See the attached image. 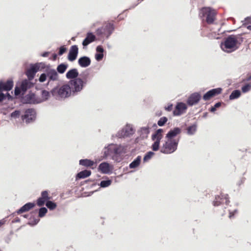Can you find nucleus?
I'll use <instances>...</instances> for the list:
<instances>
[{
  "label": "nucleus",
  "instance_id": "obj_5",
  "mask_svg": "<svg viewBox=\"0 0 251 251\" xmlns=\"http://www.w3.org/2000/svg\"><path fill=\"white\" fill-rule=\"evenodd\" d=\"M86 82V78L83 80L80 78H77L70 80L68 83L71 86L73 93H75L81 91Z\"/></svg>",
  "mask_w": 251,
  "mask_h": 251
},
{
  "label": "nucleus",
  "instance_id": "obj_33",
  "mask_svg": "<svg viewBox=\"0 0 251 251\" xmlns=\"http://www.w3.org/2000/svg\"><path fill=\"white\" fill-rule=\"evenodd\" d=\"M46 205L47 207L50 210H53L55 209L57 206V205L55 202H52L50 200H49V201H47Z\"/></svg>",
  "mask_w": 251,
  "mask_h": 251
},
{
  "label": "nucleus",
  "instance_id": "obj_36",
  "mask_svg": "<svg viewBox=\"0 0 251 251\" xmlns=\"http://www.w3.org/2000/svg\"><path fill=\"white\" fill-rule=\"evenodd\" d=\"M111 183L112 181L110 180H102L100 182V186L101 187H106L109 186Z\"/></svg>",
  "mask_w": 251,
  "mask_h": 251
},
{
  "label": "nucleus",
  "instance_id": "obj_19",
  "mask_svg": "<svg viewBox=\"0 0 251 251\" xmlns=\"http://www.w3.org/2000/svg\"><path fill=\"white\" fill-rule=\"evenodd\" d=\"M96 39V36L91 32H88L86 34V37L82 42V45L84 47L88 46L89 44L95 41Z\"/></svg>",
  "mask_w": 251,
  "mask_h": 251
},
{
  "label": "nucleus",
  "instance_id": "obj_28",
  "mask_svg": "<svg viewBox=\"0 0 251 251\" xmlns=\"http://www.w3.org/2000/svg\"><path fill=\"white\" fill-rule=\"evenodd\" d=\"M68 67V65L67 64L61 63L59 64L57 67V71L60 74H63Z\"/></svg>",
  "mask_w": 251,
  "mask_h": 251
},
{
  "label": "nucleus",
  "instance_id": "obj_29",
  "mask_svg": "<svg viewBox=\"0 0 251 251\" xmlns=\"http://www.w3.org/2000/svg\"><path fill=\"white\" fill-rule=\"evenodd\" d=\"M141 159V156H137V158L129 164V168L132 169L137 167L140 164Z\"/></svg>",
  "mask_w": 251,
  "mask_h": 251
},
{
  "label": "nucleus",
  "instance_id": "obj_24",
  "mask_svg": "<svg viewBox=\"0 0 251 251\" xmlns=\"http://www.w3.org/2000/svg\"><path fill=\"white\" fill-rule=\"evenodd\" d=\"M79 73L76 69L70 70L66 74V77L69 79H74L77 78Z\"/></svg>",
  "mask_w": 251,
  "mask_h": 251
},
{
  "label": "nucleus",
  "instance_id": "obj_47",
  "mask_svg": "<svg viewBox=\"0 0 251 251\" xmlns=\"http://www.w3.org/2000/svg\"><path fill=\"white\" fill-rule=\"evenodd\" d=\"M21 91L22 90H21V87L20 88L16 87L15 89V95H16V96L19 95L20 94Z\"/></svg>",
  "mask_w": 251,
  "mask_h": 251
},
{
  "label": "nucleus",
  "instance_id": "obj_37",
  "mask_svg": "<svg viewBox=\"0 0 251 251\" xmlns=\"http://www.w3.org/2000/svg\"><path fill=\"white\" fill-rule=\"evenodd\" d=\"M168 119L166 117H161L157 122L159 126H163L167 122Z\"/></svg>",
  "mask_w": 251,
  "mask_h": 251
},
{
  "label": "nucleus",
  "instance_id": "obj_50",
  "mask_svg": "<svg viewBox=\"0 0 251 251\" xmlns=\"http://www.w3.org/2000/svg\"><path fill=\"white\" fill-rule=\"evenodd\" d=\"M6 98V96L2 93H0V102L2 101L3 100H4Z\"/></svg>",
  "mask_w": 251,
  "mask_h": 251
},
{
  "label": "nucleus",
  "instance_id": "obj_53",
  "mask_svg": "<svg viewBox=\"0 0 251 251\" xmlns=\"http://www.w3.org/2000/svg\"><path fill=\"white\" fill-rule=\"evenodd\" d=\"M52 57H53V60H55L57 58V55L56 54L54 53L52 55Z\"/></svg>",
  "mask_w": 251,
  "mask_h": 251
},
{
  "label": "nucleus",
  "instance_id": "obj_1",
  "mask_svg": "<svg viewBox=\"0 0 251 251\" xmlns=\"http://www.w3.org/2000/svg\"><path fill=\"white\" fill-rule=\"evenodd\" d=\"M72 93V88L69 83L63 84L60 87H56L50 91L53 96L64 99L70 97Z\"/></svg>",
  "mask_w": 251,
  "mask_h": 251
},
{
  "label": "nucleus",
  "instance_id": "obj_13",
  "mask_svg": "<svg viewBox=\"0 0 251 251\" xmlns=\"http://www.w3.org/2000/svg\"><path fill=\"white\" fill-rule=\"evenodd\" d=\"M201 96L198 93H194L192 94L188 98L187 100V103L189 106L197 104L201 100Z\"/></svg>",
  "mask_w": 251,
  "mask_h": 251
},
{
  "label": "nucleus",
  "instance_id": "obj_44",
  "mask_svg": "<svg viewBox=\"0 0 251 251\" xmlns=\"http://www.w3.org/2000/svg\"><path fill=\"white\" fill-rule=\"evenodd\" d=\"M141 131L142 134H146V135H147L150 132L149 127H142L141 129Z\"/></svg>",
  "mask_w": 251,
  "mask_h": 251
},
{
  "label": "nucleus",
  "instance_id": "obj_46",
  "mask_svg": "<svg viewBox=\"0 0 251 251\" xmlns=\"http://www.w3.org/2000/svg\"><path fill=\"white\" fill-rule=\"evenodd\" d=\"M103 57V53H96L95 54V58L97 61H100Z\"/></svg>",
  "mask_w": 251,
  "mask_h": 251
},
{
  "label": "nucleus",
  "instance_id": "obj_25",
  "mask_svg": "<svg viewBox=\"0 0 251 251\" xmlns=\"http://www.w3.org/2000/svg\"><path fill=\"white\" fill-rule=\"evenodd\" d=\"M78 63L81 67H87L90 65L91 60L87 56H83L78 59Z\"/></svg>",
  "mask_w": 251,
  "mask_h": 251
},
{
  "label": "nucleus",
  "instance_id": "obj_15",
  "mask_svg": "<svg viewBox=\"0 0 251 251\" xmlns=\"http://www.w3.org/2000/svg\"><path fill=\"white\" fill-rule=\"evenodd\" d=\"M78 53V48L77 45H73L71 47L68 55V59L70 61H74L77 57Z\"/></svg>",
  "mask_w": 251,
  "mask_h": 251
},
{
  "label": "nucleus",
  "instance_id": "obj_16",
  "mask_svg": "<svg viewBox=\"0 0 251 251\" xmlns=\"http://www.w3.org/2000/svg\"><path fill=\"white\" fill-rule=\"evenodd\" d=\"M13 86V82L11 80H8L6 82H0V92L8 91L12 89Z\"/></svg>",
  "mask_w": 251,
  "mask_h": 251
},
{
  "label": "nucleus",
  "instance_id": "obj_51",
  "mask_svg": "<svg viewBox=\"0 0 251 251\" xmlns=\"http://www.w3.org/2000/svg\"><path fill=\"white\" fill-rule=\"evenodd\" d=\"M49 54V52H45L42 54V56L43 57H47L48 56Z\"/></svg>",
  "mask_w": 251,
  "mask_h": 251
},
{
  "label": "nucleus",
  "instance_id": "obj_31",
  "mask_svg": "<svg viewBox=\"0 0 251 251\" xmlns=\"http://www.w3.org/2000/svg\"><path fill=\"white\" fill-rule=\"evenodd\" d=\"M241 95V92L239 90H234L229 96L230 100H233L239 98Z\"/></svg>",
  "mask_w": 251,
  "mask_h": 251
},
{
  "label": "nucleus",
  "instance_id": "obj_54",
  "mask_svg": "<svg viewBox=\"0 0 251 251\" xmlns=\"http://www.w3.org/2000/svg\"><path fill=\"white\" fill-rule=\"evenodd\" d=\"M247 28L250 30H251V25L246 26Z\"/></svg>",
  "mask_w": 251,
  "mask_h": 251
},
{
  "label": "nucleus",
  "instance_id": "obj_10",
  "mask_svg": "<svg viewBox=\"0 0 251 251\" xmlns=\"http://www.w3.org/2000/svg\"><path fill=\"white\" fill-rule=\"evenodd\" d=\"M222 89L221 88L213 89L207 92L203 96L204 100H208L220 94Z\"/></svg>",
  "mask_w": 251,
  "mask_h": 251
},
{
  "label": "nucleus",
  "instance_id": "obj_7",
  "mask_svg": "<svg viewBox=\"0 0 251 251\" xmlns=\"http://www.w3.org/2000/svg\"><path fill=\"white\" fill-rule=\"evenodd\" d=\"M113 30L114 26L112 24L106 23L102 27L98 28L96 33L98 35H105L108 37Z\"/></svg>",
  "mask_w": 251,
  "mask_h": 251
},
{
  "label": "nucleus",
  "instance_id": "obj_2",
  "mask_svg": "<svg viewBox=\"0 0 251 251\" xmlns=\"http://www.w3.org/2000/svg\"><path fill=\"white\" fill-rule=\"evenodd\" d=\"M179 140H172L166 138V140L160 148V152L165 154H170L175 152L177 148Z\"/></svg>",
  "mask_w": 251,
  "mask_h": 251
},
{
  "label": "nucleus",
  "instance_id": "obj_49",
  "mask_svg": "<svg viewBox=\"0 0 251 251\" xmlns=\"http://www.w3.org/2000/svg\"><path fill=\"white\" fill-rule=\"evenodd\" d=\"M96 50L97 52H99L100 53H103V49L100 46H99L97 47Z\"/></svg>",
  "mask_w": 251,
  "mask_h": 251
},
{
  "label": "nucleus",
  "instance_id": "obj_38",
  "mask_svg": "<svg viewBox=\"0 0 251 251\" xmlns=\"http://www.w3.org/2000/svg\"><path fill=\"white\" fill-rule=\"evenodd\" d=\"M154 153L152 151H149L144 156V161H147L149 159H150L152 156L154 155Z\"/></svg>",
  "mask_w": 251,
  "mask_h": 251
},
{
  "label": "nucleus",
  "instance_id": "obj_55",
  "mask_svg": "<svg viewBox=\"0 0 251 251\" xmlns=\"http://www.w3.org/2000/svg\"><path fill=\"white\" fill-rule=\"evenodd\" d=\"M247 80L248 81H250L251 80V75L249 77H248V78H247Z\"/></svg>",
  "mask_w": 251,
  "mask_h": 251
},
{
  "label": "nucleus",
  "instance_id": "obj_27",
  "mask_svg": "<svg viewBox=\"0 0 251 251\" xmlns=\"http://www.w3.org/2000/svg\"><path fill=\"white\" fill-rule=\"evenodd\" d=\"M91 174V172L90 171L85 170L78 173L77 174L76 178V179L84 178L90 176Z\"/></svg>",
  "mask_w": 251,
  "mask_h": 251
},
{
  "label": "nucleus",
  "instance_id": "obj_34",
  "mask_svg": "<svg viewBox=\"0 0 251 251\" xmlns=\"http://www.w3.org/2000/svg\"><path fill=\"white\" fill-rule=\"evenodd\" d=\"M42 98L43 100H47L50 96V93L49 91L45 90L42 91Z\"/></svg>",
  "mask_w": 251,
  "mask_h": 251
},
{
  "label": "nucleus",
  "instance_id": "obj_8",
  "mask_svg": "<svg viewBox=\"0 0 251 251\" xmlns=\"http://www.w3.org/2000/svg\"><path fill=\"white\" fill-rule=\"evenodd\" d=\"M134 132L132 126L129 125H127L118 133V136L120 138L128 137L132 135Z\"/></svg>",
  "mask_w": 251,
  "mask_h": 251
},
{
  "label": "nucleus",
  "instance_id": "obj_11",
  "mask_svg": "<svg viewBox=\"0 0 251 251\" xmlns=\"http://www.w3.org/2000/svg\"><path fill=\"white\" fill-rule=\"evenodd\" d=\"M40 64H35L31 66L26 72V75L28 78L29 80H31L34 77L36 73L40 70Z\"/></svg>",
  "mask_w": 251,
  "mask_h": 251
},
{
  "label": "nucleus",
  "instance_id": "obj_21",
  "mask_svg": "<svg viewBox=\"0 0 251 251\" xmlns=\"http://www.w3.org/2000/svg\"><path fill=\"white\" fill-rule=\"evenodd\" d=\"M34 203L28 202L23 205L20 209H19L17 213L18 214H22L24 212H27L31 209L33 208L35 206Z\"/></svg>",
  "mask_w": 251,
  "mask_h": 251
},
{
  "label": "nucleus",
  "instance_id": "obj_40",
  "mask_svg": "<svg viewBox=\"0 0 251 251\" xmlns=\"http://www.w3.org/2000/svg\"><path fill=\"white\" fill-rule=\"evenodd\" d=\"M221 106V102H217L216 103L214 106L212 107L209 111L211 112H214L216 110V109L217 108H219V107H220Z\"/></svg>",
  "mask_w": 251,
  "mask_h": 251
},
{
  "label": "nucleus",
  "instance_id": "obj_39",
  "mask_svg": "<svg viewBox=\"0 0 251 251\" xmlns=\"http://www.w3.org/2000/svg\"><path fill=\"white\" fill-rule=\"evenodd\" d=\"M251 89V84H247L242 87V91L243 93H246Z\"/></svg>",
  "mask_w": 251,
  "mask_h": 251
},
{
  "label": "nucleus",
  "instance_id": "obj_9",
  "mask_svg": "<svg viewBox=\"0 0 251 251\" xmlns=\"http://www.w3.org/2000/svg\"><path fill=\"white\" fill-rule=\"evenodd\" d=\"M52 197L50 196L48 191H44L41 193V195L40 198L37 200V204L39 206H41L44 205L47 201L51 199Z\"/></svg>",
  "mask_w": 251,
  "mask_h": 251
},
{
  "label": "nucleus",
  "instance_id": "obj_43",
  "mask_svg": "<svg viewBox=\"0 0 251 251\" xmlns=\"http://www.w3.org/2000/svg\"><path fill=\"white\" fill-rule=\"evenodd\" d=\"M47 76H48V75H47V73L46 74L43 73V74H41L39 78V81L41 82H43L45 81L47 79Z\"/></svg>",
  "mask_w": 251,
  "mask_h": 251
},
{
  "label": "nucleus",
  "instance_id": "obj_26",
  "mask_svg": "<svg viewBox=\"0 0 251 251\" xmlns=\"http://www.w3.org/2000/svg\"><path fill=\"white\" fill-rule=\"evenodd\" d=\"M33 84L28 80H25L23 81L21 85V89L22 91L25 92L28 89L33 87Z\"/></svg>",
  "mask_w": 251,
  "mask_h": 251
},
{
  "label": "nucleus",
  "instance_id": "obj_4",
  "mask_svg": "<svg viewBox=\"0 0 251 251\" xmlns=\"http://www.w3.org/2000/svg\"><path fill=\"white\" fill-rule=\"evenodd\" d=\"M238 43V37L234 35H231L228 36L222 44V48L223 50H226L227 51L230 52L237 49Z\"/></svg>",
  "mask_w": 251,
  "mask_h": 251
},
{
  "label": "nucleus",
  "instance_id": "obj_22",
  "mask_svg": "<svg viewBox=\"0 0 251 251\" xmlns=\"http://www.w3.org/2000/svg\"><path fill=\"white\" fill-rule=\"evenodd\" d=\"M35 98L36 96L34 93H29L25 96L24 98V100L26 103H35L38 102Z\"/></svg>",
  "mask_w": 251,
  "mask_h": 251
},
{
  "label": "nucleus",
  "instance_id": "obj_6",
  "mask_svg": "<svg viewBox=\"0 0 251 251\" xmlns=\"http://www.w3.org/2000/svg\"><path fill=\"white\" fill-rule=\"evenodd\" d=\"M163 129H158L152 135L151 139L152 140L154 141V142L151 146V149L153 151H157L159 150L160 140L163 137Z\"/></svg>",
  "mask_w": 251,
  "mask_h": 251
},
{
  "label": "nucleus",
  "instance_id": "obj_23",
  "mask_svg": "<svg viewBox=\"0 0 251 251\" xmlns=\"http://www.w3.org/2000/svg\"><path fill=\"white\" fill-rule=\"evenodd\" d=\"M79 164L86 167H90L94 169L96 166V164L93 161L89 159H81L79 160Z\"/></svg>",
  "mask_w": 251,
  "mask_h": 251
},
{
  "label": "nucleus",
  "instance_id": "obj_3",
  "mask_svg": "<svg viewBox=\"0 0 251 251\" xmlns=\"http://www.w3.org/2000/svg\"><path fill=\"white\" fill-rule=\"evenodd\" d=\"M216 13L210 7H203L201 10L200 17L203 21L205 20L208 24H213L215 20Z\"/></svg>",
  "mask_w": 251,
  "mask_h": 251
},
{
  "label": "nucleus",
  "instance_id": "obj_12",
  "mask_svg": "<svg viewBox=\"0 0 251 251\" xmlns=\"http://www.w3.org/2000/svg\"><path fill=\"white\" fill-rule=\"evenodd\" d=\"M35 111L33 109H28L25 112V114L23 115V120H26V122L28 123L32 121L35 118Z\"/></svg>",
  "mask_w": 251,
  "mask_h": 251
},
{
  "label": "nucleus",
  "instance_id": "obj_45",
  "mask_svg": "<svg viewBox=\"0 0 251 251\" xmlns=\"http://www.w3.org/2000/svg\"><path fill=\"white\" fill-rule=\"evenodd\" d=\"M66 50H67V49H66V48L64 46H61L59 48V52H58V54L59 55H61L64 53H65L66 51Z\"/></svg>",
  "mask_w": 251,
  "mask_h": 251
},
{
  "label": "nucleus",
  "instance_id": "obj_35",
  "mask_svg": "<svg viewBox=\"0 0 251 251\" xmlns=\"http://www.w3.org/2000/svg\"><path fill=\"white\" fill-rule=\"evenodd\" d=\"M48 210L46 207H42L39 210V217H43L47 213Z\"/></svg>",
  "mask_w": 251,
  "mask_h": 251
},
{
  "label": "nucleus",
  "instance_id": "obj_48",
  "mask_svg": "<svg viewBox=\"0 0 251 251\" xmlns=\"http://www.w3.org/2000/svg\"><path fill=\"white\" fill-rule=\"evenodd\" d=\"M173 108V105L172 104H170L167 106L165 107V109L168 111H172Z\"/></svg>",
  "mask_w": 251,
  "mask_h": 251
},
{
  "label": "nucleus",
  "instance_id": "obj_18",
  "mask_svg": "<svg viewBox=\"0 0 251 251\" xmlns=\"http://www.w3.org/2000/svg\"><path fill=\"white\" fill-rule=\"evenodd\" d=\"M99 170L103 174H108L112 170V167L107 162H102L99 165Z\"/></svg>",
  "mask_w": 251,
  "mask_h": 251
},
{
  "label": "nucleus",
  "instance_id": "obj_52",
  "mask_svg": "<svg viewBox=\"0 0 251 251\" xmlns=\"http://www.w3.org/2000/svg\"><path fill=\"white\" fill-rule=\"evenodd\" d=\"M5 221L3 220H0V227L4 224Z\"/></svg>",
  "mask_w": 251,
  "mask_h": 251
},
{
  "label": "nucleus",
  "instance_id": "obj_32",
  "mask_svg": "<svg viewBox=\"0 0 251 251\" xmlns=\"http://www.w3.org/2000/svg\"><path fill=\"white\" fill-rule=\"evenodd\" d=\"M197 130V126L196 125H193L191 126H189L187 128V133L188 134L192 135Z\"/></svg>",
  "mask_w": 251,
  "mask_h": 251
},
{
  "label": "nucleus",
  "instance_id": "obj_20",
  "mask_svg": "<svg viewBox=\"0 0 251 251\" xmlns=\"http://www.w3.org/2000/svg\"><path fill=\"white\" fill-rule=\"evenodd\" d=\"M181 133V129L179 127H175L171 130L166 134L165 138H168L172 140H176L174 138Z\"/></svg>",
  "mask_w": 251,
  "mask_h": 251
},
{
  "label": "nucleus",
  "instance_id": "obj_42",
  "mask_svg": "<svg viewBox=\"0 0 251 251\" xmlns=\"http://www.w3.org/2000/svg\"><path fill=\"white\" fill-rule=\"evenodd\" d=\"M20 115V111L19 110H15L11 114V117L14 118L19 117Z\"/></svg>",
  "mask_w": 251,
  "mask_h": 251
},
{
  "label": "nucleus",
  "instance_id": "obj_41",
  "mask_svg": "<svg viewBox=\"0 0 251 251\" xmlns=\"http://www.w3.org/2000/svg\"><path fill=\"white\" fill-rule=\"evenodd\" d=\"M250 25H251V17H247L245 19L243 25L246 27Z\"/></svg>",
  "mask_w": 251,
  "mask_h": 251
},
{
  "label": "nucleus",
  "instance_id": "obj_14",
  "mask_svg": "<svg viewBox=\"0 0 251 251\" xmlns=\"http://www.w3.org/2000/svg\"><path fill=\"white\" fill-rule=\"evenodd\" d=\"M186 109L187 106L184 103L178 102L173 111V114L175 116H179L185 113Z\"/></svg>",
  "mask_w": 251,
  "mask_h": 251
},
{
  "label": "nucleus",
  "instance_id": "obj_17",
  "mask_svg": "<svg viewBox=\"0 0 251 251\" xmlns=\"http://www.w3.org/2000/svg\"><path fill=\"white\" fill-rule=\"evenodd\" d=\"M46 73L49 77V81H57L59 79V76L57 72L52 69H48L46 70Z\"/></svg>",
  "mask_w": 251,
  "mask_h": 251
},
{
  "label": "nucleus",
  "instance_id": "obj_56",
  "mask_svg": "<svg viewBox=\"0 0 251 251\" xmlns=\"http://www.w3.org/2000/svg\"><path fill=\"white\" fill-rule=\"evenodd\" d=\"M7 96H8L9 97L10 96V95L9 94V93H7Z\"/></svg>",
  "mask_w": 251,
  "mask_h": 251
},
{
  "label": "nucleus",
  "instance_id": "obj_30",
  "mask_svg": "<svg viewBox=\"0 0 251 251\" xmlns=\"http://www.w3.org/2000/svg\"><path fill=\"white\" fill-rule=\"evenodd\" d=\"M223 196H217L215 197V200L213 201V204L215 206L220 205L223 202Z\"/></svg>",
  "mask_w": 251,
  "mask_h": 251
}]
</instances>
